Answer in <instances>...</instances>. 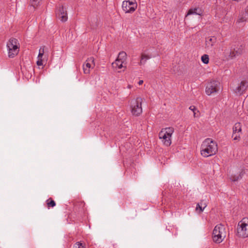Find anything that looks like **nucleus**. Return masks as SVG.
<instances>
[{"mask_svg":"<svg viewBox=\"0 0 248 248\" xmlns=\"http://www.w3.org/2000/svg\"><path fill=\"white\" fill-rule=\"evenodd\" d=\"M217 151V145L212 139L207 138L202 142L201 147V154L202 156L207 157L213 155Z\"/></svg>","mask_w":248,"mask_h":248,"instance_id":"1","label":"nucleus"},{"mask_svg":"<svg viewBox=\"0 0 248 248\" xmlns=\"http://www.w3.org/2000/svg\"><path fill=\"white\" fill-rule=\"evenodd\" d=\"M174 132L172 127H167L163 128L159 133V138L161 140L163 144L166 146H169L171 143V136Z\"/></svg>","mask_w":248,"mask_h":248,"instance_id":"2","label":"nucleus"},{"mask_svg":"<svg viewBox=\"0 0 248 248\" xmlns=\"http://www.w3.org/2000/svg\"><path fill=\"white\" fill-rule=\"evenodd\" d=\"M225 227L222 224L216 225L213 231V240L217 243H221L226 237Z\"/></svg>","mask_w":248,"mask_h":248,"instance_id":"3","label":"nucleus"},{"mask_svg":"<svg viewBox=\"0 0 248 248\" xmlns=\"http://www.w3.org/2000/svg\"><path fill=\"white\" fill-rule=\"evenodd\" d=\"M19 43L16 38L10 39L7 43L8 57L14 58L17 55L19 51Z\"/></svg>","mask_w":248,"mask_h":248,"instance_id":"4","label":"nucleus"},{"mask_svg":"<svg viewBox=\"0 0 248 248\" xmlns=\"http://www.w3.org/2000/svg\"><path fill=\"white\" fill-rule=\"evenodd\" d=\"M237 234L242 238L248 237V218H243L237 225Z\"/></svg>","mask_w":248,"mask_h":248,"instance_id":"5","label":"nucleus"},{"mask_svg":"<svg viewBox=\"0 0 248 248\" xmlns=\"http://www.w3.org/2000/svg\"><path fill=\"white\" fill-rule=\"evenodd\" d=\"M126 58V53L124 51L120 52L115 62L112 63V66L118 69H121L123 67H125Z\"/></svg>","mask_w":248,"mask_h":248,"instance_id":"6","label":"nucleus"},{"mask_svg":"<svg viewBox=\"0 0 248 248\" xmlns=\"http://www.w3.org/2000/svg\"><path fill=\"white\" fill-rule=\"evenodd\" d=\"M137 6L136 0H125L123 2L122 7L125 13H132L136 10Z\"/></svg>","mask_w":248,"mask_h":248,"instance_id":"7","label":"nucleus"},{"mask_svg":"<svg viewBox=\"0 0 248 248\" xmlns=\"http://www.w3.org/2000/svg\"><path fill=\"white\" fill-rule=\"evenodd\" d=\"M142 99L140 97H138L135 100L132 101L131 106V113L133 115L139 116L142 112L141 107Z\"/></svg>","mask_w":248,"mask_h":248,"instance_id":"8","label":"nucleus"},{"mask_svg":"<svg viewBox=\"0 0 248 248\" xmlns=\"http://www.w3.org/2000/svg\"><path fill=\"white\" fill-rule=\"evenodd\" d=\"M220 83L217 80H212L208 83L205 89L207 95H210L212 93L217 92L219 90Z\"/></svg>","mask_w":248,"mask_h":248,"instance_id":"9","label":"nucleus"},{"mask_svg":"<svg viewBox=\"0 0 248 248\" xmlns=\"http://www.w3.org/2000/svg\"><path fill=\"white\" fill-rule=\"evenodd\" d=\"M95 66L94 59L93 57L88 58L83 65V70L84 73L89 74L90 72V69L93 68Z\"/></svg>","mask_w":248,"mask_h":248,"instance_id":"10","label":"nucleus"},{"mask_svg":"<svg viewBox=\"0 0 248 248\" xmlns=\"http://www.w3.org/2000/svg\"><path fill=\"white\" fill-rule=\"evenodd\" d=\"M56 16L62 22H65L68 19L67 11L63 6L57 9Z\"/></svg>","mask_w":248,"mask_h":248,"instance_id":"11","label":"nucleus"},{"mask_svg":"<svg viewBox=\"0 0 248 248\" xmlns=\"http://www.w3.org/2000/svg\"><path fill=\"white\" fill-rule=\"evenodd\" d=\"M248 87V80H243L235 90V93L242 94L246 90Z\"/></svg>","mask_w":248,"mask_h":248,"instance_id":"12","label":"nucleus"},{"mask_svg":"<svg viewBox=\"0 0 248 248\" xmlns=\"http://www.w3.org/2000/svg\"><path fill=\"white\" fill-rule=\"evenodd\" d=\"M245 174V170L244 169H242L237 174H232L230 177V179L232 182L237 181L241 179Z\"/></svg>","mask_w":248,"mask_h":248,"instance_id":"13","label":"nucleus"},{"mask_svg":"<svg viewBox=\"0 0 248 248\" xmlns=\"http://www.w3.org/2000/svg\"><path fill=\"white\" fill-rule=\"evenodd\" d=\"M202 10L199 7H195L190 8L187 12L186 17L192 15L201 16L202 14Z\"/></svg>","mask_w":248,"mask_h":248,"instance_id":"14","label":"nucleus"},{"mask_svg":"<svg viewBox=\"0 0 248 248\" xmlns=\"http://www.w3.org/2000/svg\"><path fill=\"white\" fill-rule=\"evenodd\" d=\"M151 58V56L143 52L141 54L140 60L139 64H144L146 62Z\"/></svg>","mask_w":248,"mask_h":248,"instance_id":"15","label":"nucleus"},{"mask_svg":"<svg viewBox=\"0 0 248 248\" xmlns=\"http://www.w3.org/2000/svg\"><path fill=\"white\" fill-rule=\"evenodd\" d=\"M216 42V38L215 37H208L206 40V46L208 47L212 46Z\"/></svg>","mask_w":248,"mask_h":248,"instance_id":"16","label":"nucleus"},{"mask_svg":"<svg viewBox=\"0 0 248 248\" xmlns=\"http://www.w3.org/2000/svg\"><path fill=\"white\" fill-rule=\"evenodd\" d=\"M232 131V132L241 133L242 129L240 123H237L235 124L234 125L233 127Z\"/></svg>","mask_w":248,"mask_h":248,"instance_id":"17","label":"nucleus"},{"mask_svg":"<svg viewBox=\"0 0 248 248\" xmlns=\"http://www.w3.org/2000/svg\"><path fill=\"white\" fill-rule=\"evenodd\" d=\"M41 0H30V3L31 6H32L34 8H35L38 5H39Z\"/></svg>","mask_w":248,"mask_h":248,"instance_id":"18","label":"nucleus"},{"mask_svg":"<svg viewBox=\"0 0 248 248\" xmlns=\"http://www.w3.org/2000/svg\"><path fill=\"white\" fill-rule=\"evenodd\" d=\"M46 204L47 207L49 208V207H53L56 205V203L54 201L52 200L51 198L48 199L46 201Z\"/></svg>","mask_w":248,"mask_h":248,"instance_id":"19","label":"nucleus"},{"mask_svg":"<svg viewBox=\"0 0 248 248\" xmlns=\"http://www.w3.org/2000/svg\"><path fill=\"white\" fill-rule=\"evenodd\" d=\"M241 46H239L237 45V46H235L232 49L236 52V54L239 55L242 54L243 51V48L241 47Z\"/></svg>","mask_w":248,"mask_h":248,"instance_id":"20","label":"nucleus"},{"mask_svg":"<svg viewBox=\"0 0 248 248\" xmlns=\"http://www.w3.org/2000/svg\"><path fill=\"white\" fill-rule=\"evenodd\" d=\"M236 54V52L232 49V48H231L230 54L228 56L229 59H233L235 58L237 56H238Z\"/></svg>","mask_w":248,"mask_h":248,"instance_id":"21","label":"nucleus"},{"mask_svg":"<svg viewBox=\"0 0 248 248\" xmlns=\"http://www.w3.org/2000/svg\"><path fill=\"white\" fill-rule=\"evenodd\" d=\"M241 133L232 132V138L234 140L239 141L240 139Z\"/></svg>","mask_w":248,"mask_h":248,"instance_id":"22","label":"nucleus"},{"mask_svg":"<svg viewBox=\"0 0 248 248\" xmlns=\"http://www.w3.org/2000/svg\"><path fill=\"white\" fill-rule=\"evenodd\" d=\"M73 248H85L84 244L81 243L80 242H77L74 245Z\"/></svg>","mask_w":248,"mask_h":248,"instance_id":"23","label":"nucleus"},{"mask_svg":"<svg viewBox=\"0 0 248 248\" xmlns=\"http://www.w3.org/2000/svg\"><path fill=\"white\" fill-rule=\"evenodd\" d=\"M202 61L205 64H207L209 62V56L207 54H204L202 56Z\"/></svg>","mask_w":248,"mask_h":248,"instance_id":"24","label":"nucleus"},{"mask_svg":"<svg viewBox=\"0 0 248 248\" xmlns=\"http://www.w3.org/2000/svg\"><path fill=\"white\" fill-rule=\"evenodd\" d=\"M207 205V202L205 200H201V202L198 203V206H201L203 208H205Z\"/></svg>","mask_w":248,"mask_h":248,"instance_id":"25","label":"nucleus"},{"mask_svg":"<svg viewBox=\"0 0 248 248\" xmlns=\"http://www.w3.org/2000/svg\"><path fill=\"white\" fill-rule=\"evenodd\" d=\"M44 53V47H41L39 51V54L38 55V59H42Z\"/></svg>","mask_w":248,"mask_h":248,"instance_id":"26","label":"nucleus"},{"mask_svg":"<svg viewBox=\"0 0 248 248\" xmlns=\"http://www.w3.org/2000/svg\"><path fill=\"white\" fill-rule=\"evenodd\" d=\"M189 109L192 111L194 113V116L196 117V111L198 112V110L194 106H191Z\"/></svg>","mask_w":248,"mask_h":248,"instance_id":"27","label":"nucleus"},{"mask_svg":"<svg viewBox=\"0 0 248 248\" xmlns=\"http://www.w3.org/2000/svg\"><path fill=\"white\" fill-rule=\"evenodd\" d=\"M204 209L205 208H203L201 206H198V204H197L196 210V211L199 212V213H202L204 210Z\"/></svg>","mask_w":248,"mask_h":248,"instance_id":"28","label":"nucleus"},{"mask_svg":"<svg viewBox=\"0 0 248 248\" xmlns=\"http://www.w3.org/2000/svg\"><path fill=\"white\" fill-rule=\"evenodd\" d=\"M36 63H37V65H38V66L43 65V63L42 59H38Z\"/></svg>","mask_w":248,"mask_h":248,"instance_id":"29","label":"nucleus"},{"mask_svg":"<svg viewBox=\"0 0 248 248\" xmlns=\"http://www.w3.org/2000/svg\"><path fill=\"white\" fill-rule=\"evenodd\" d=\"M246 20V19H243L242 18H239L238 21L239 22H244V21H245Z\"/></svg>","mask_w":248,"mask_h":248,"instance_id":"30","label":"nucleus"},{"mask_svg":"<svg viewBox=\"0 0 248 248\" xmlns=\"http://www.w3.org/2000/svg\"><path fill=\"white\" fill-rule=\"evenodd\" d=\"M143 83V81L142 80H140L139 82H138V84L140 85L141 84H142Z\"/></svg>","mask_w":248,"mask_h":248,"instance_id":"31","label":"nucleus"},{"mask_svg":"<svg viewBox=\"0 0 248 248\" xmlns=\"http://www.w3.org/2000/svg\"><path fill=\"white\" fill-rule=\"evenodd\" d=\"M127 87H128V88H129V89H131V88H132V86H131V85H128Z\"/></svg>","mask_w":248,"mask_h":248,"instance_id":"32","label":"nucleus"}]
</instances>
